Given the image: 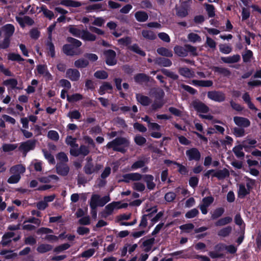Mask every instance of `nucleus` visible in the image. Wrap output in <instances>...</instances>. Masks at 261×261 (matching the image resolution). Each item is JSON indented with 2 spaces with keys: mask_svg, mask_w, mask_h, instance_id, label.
<instances>
[{
  "mask_svg": "<svg viewBox=\"0 0 261 261\" xmlns=\"http://www.w3.org/2000/svg\"><path fill=\"white\" fill-rule=\"evenodd\" d=\"M157 62L160 65L164 67H169L172 65L171 61L166 58H160Z\"/></svg>",
  "mask_w": 261,
  "mask_h": 261,
  "instance_id": "603ef678",
  "label": "nucleus"
},
{
  "mask_svg": "<svg viewBox=\"0 0 261 261\" xmlns=\"http://www.w3.org/2000/svg\"><path fill=\"white\" fill-rule=\"evenodd\" d=\"M16 20L21 27H24L26 25H32L34 21L29 16L16 17Z\"/></svg>",
  "mask_w": 261,
  "mask_h": 261,
  "instance_id": "dca6fc26",
  "label": "nucleus"
},
{
  "mask_svg": "<svg viewBox=\"0 0 261 261\" xmlns=\"http://www.w3.org/2000/svg\"><path fill=\"white\" fill-rule=\"evenodd\" d=\"M229 175L227 169L224 168L222 170L215 171V173L213 174V177H216L219 179H223Z\"/></svg>",
  "mask_w": 261,
  "mask_h": 261,
  "instance_id": "5701e85b",
  "label": "nucleus"
},
{
  "mask_svg": "<svg viewBox=\"0 0 261 261\" xmlns=\"http://www.w3.org/2000/svg\"><path fill=\"white\" fill-rule=\"evenodd\" d=\"M130 49L134 52L142 56H144L145 55V53L143 50H142L137 44H134L130 46Z\"/></svg>",
  "mask_w": 261,
  "mask_h": 261,
  "instance_id": "69168bd1",
  "label": "nucleus"
},
{
  "mask_svg": "<svg viewBox=\"0 0 261 261\" xmlns=\"http://www.w3.org/2000/svg\"><path fill=\"white\" fill-rule=\"evenodd\" d=\"M157 52L159 54L168 57L172 56L173 54L171 50L165 47H160L157 49Z\"/></svg>",
  "mask_w": 261,
  "mask_h": 261,
  "instance_id": "e433bc0d",
  "label": "nucleus"
},
{
  "mask_svg": "<svg viewBox=\"0 0 261 261\" xmlns=\"http://www.w3.org/2000/svg\"><path fill=\"white\" fill-rule=\"evenodd\" d=\"M69 32L74 36L81 38L83 30H81L74 25H70L68 27Z\"/></svg>",
  "mask_w": 261,
  "mask_h": 261,
  "instance_id": "cd10ccee",
  "label": "nucleus"
},
{
  "mask_svg": "<svg viewBox=\"0 0 261 261\" xmlns=\"http://www.w3.org/2000/svg\"><path fill=\"white\" fill-rule=\"evenodd\" d=\"M148 80V76L143 73L137 74L135 77V80L138 83H143L147 81Z\"/></svg>",
  "mask_w": 261,
  "mask_h": 261,
  "instance_id": "864d4df0",
  "label": "nucleus"
},
{
  "mask_svg": "<svg viewBox=\"0 0 261 261\" xmlns=\"http://www.w3.org/2000/svg\"><path fill=\"white\" fill-rule=\"evenodd\" d=\"M220 249L221 250H226L227 252L230 253H233L236 252L237 250L236 247L233 245L226 246L224 244L219 245Z\"/></svg>",
  "mask_w": 261,
  "mask_h": 261,
  "instance_id": "ea45409f",
  "label": "nucleus"
},
{
  "mask_svg": "<svg viewBox=\"0 0 261 261\" xmlns=\"http://www.w3.org/2000/svg\"><path fill=\"white\" fill-rule=\"evenodd\" d=\"M129 141L125 138H117L113 141L108 143L107 146L109 148H112L114 150L124 152V148L128 145Z\"/></svg>",
  "mask_w": 261,
  "mask_h": 261,
  "instance_id": "f03ea898",
  "label": "nucleus"
},
{
  "mask_svg": "<svg viewBox=\"0 0 261 261\" xmlns=\"http://www.w3.org/2000/svg\"><path fill=\"white\" fill-rule=\"evenodd\" d=\"M35 143L36 141L34 140H29L21 143L19 149L20 150L26 153L28 151L34 148Z\"/></svg>",
  "mask_w": 261,
  "mask_h": 261,
  "instance_id": "ddd939ff",
  "label": "nucleus"
},
{
  "mask_svg": "<svg viewBox=\"0 0 261 261\" xmlns=\"http://www.w3.org/2000/svg\"><path fill=\"white\" fill-rule=\"evenodd\" d=\"M192 83L195 86L202 87H210L213 85V82L211 81L193 80Z\"/></svg>",
  "mask_w": 261,
  "mask_h": 261,
  "instance_id": "7c9ffc66",
  "label": "nucleus"
},
{
  "mask_svg": "<svg viewBox=\"0 0 261 261\" xmlns=\"http://www.w3.org/2000/svg\"><path fill=\"white\" fill-rule=\"evenodd\" d=\"M94 76L97 79H106L108 77L107 73L103 70L97 71L94 73Z\"/></svg>",
  "mask_w": 261,
  "mask_h": 261,
  "instance_id": "13d9d810",
  "label": "nucleus"
},
{
  "mask_svg": "<svg viewBox=\"0 0 261 261\" xmlns=\"http://www.w3.org/2000/svg\"><path fill=\"white\" fill-rule=\"evenodd\" d=\"M25 171V168L22 165H17L12 167L10 172L11 176L8 179V182L11 184H16L19 182L22 174Z\"/></svg>",
  "mask_w": 261,
  "mask_h": 261,
  "instance_id": "f257e3e1",
  "label": "nucleus"
},
{
  "mask_svg": "<svg viewBox=\"0 0 261 261\" xmlns=\"http://www.w3.org/2000/svg\"><path fill=\"white\" fill-rule=\"evenodd\" d=\"M4 84L6 86H9L12 88H14L17 85V81L14 79H11L5 81Z\"/></svg>",
  "mask_w": 261,
  "mask_h": 261,
  "instance_id": "0e129e2a",
  "label": "nucleus"
},
{
  "mask_svg": "<svg viewBox=\"0 0 261 261\" xmlns=\"http://www.w3.org/2000/svg\"><path fill=\"white\" fill-rule=\"evenodd\" d=\"M76 139L72 138L71 136H67L65 142L67 144L70 145L71 147L75 146L78 147V145L76 143Z\"/></svg>",
  "mask_w": 261,
  "mask_h": 261,
  "instance_id": "5fc2aeb1",
  "label": "nucleus"
},
{
  "mask_svg": "<svg viewBox=\"0 0 261 261\" xmlns=\"http://www.w3.org/2000/svg\"><path fill=\"white\" fill-rule=\"evenodd\" d=\"M89 64L88 61L84 59H80L74 62V66L76 68H82L87 67Z\"/></svg>",
  "mask_w": 261,
  "mask_h": 261,
  "instance_id": "72a5a7b5",
  "label": "nucleus"
},
{
  "mask_svg": "<svg viewBox=\"0 0 261 261\" xmlns=\"http://www.w3.org/2000/svg\"><path fill=\"white\" fill-rule=\"evenodd\" d=\"M38 72L42 75L46 80L50 81L53 80V76L48 71L46 66L39 65L37 67Z\"/></svg>",
  "mask_w": 261,
  "mask_h": 261,
  "instance_id": "4468645a",
  "label": "nucleus"
},
{
  "mask_svg": "<svg viewBox=\"0 0 261 261\" xmlns=\"http://www.w3.org/2000/svg\"><path fill=\"white\" fill-rule=\"evenodd\" d=\"M56 170L58 174L62 176H66L69 172V168L66 165L58 163L56 166Z\"/></svg>",
  "mask_w": 261,
  "mask_h": 261,
  "instance_id": "6ab92c4d",
  "label": "nucleus"
},
{
  "mask_svg": "<svg viewBox=\"0 0 261 261\" xmlns=\"http://www.w3.org/2000/svg\"><path fill=\"white\" fill-rule=\"evenodd\" d=\"M242 98L243 100L247 104L249 108L252 110H254L255 111H257V109L255 107L254 104L251 101V98L250 97L248 93H245L243 96Z\"/></svg>",
  "mask_w": 261,
  "mask_h": 261,
  "instance_id": "393cba45",
  "label": "nucleus"
},
{
  "mask_svg": "<svg viewBox=\"0 0 261 261\" xmlns=\"http://www.w3.org/2000/svg\"><path fill=\"white\" fill-rule=\"evenodd\" d=\"M234 123L241 127H248L250 125V121L246 118L239 116L233 117Z\"/></svg>",
  "mask_w": 261,
  "mask_h": 261,
  "instance_id": "9d476101",
  "label": "nucleus"
},
{
  "mask_svg": "<svg viewBox=\"0 0 261 261\" xmlns=\"http://www.w3.org/2000/svg\"><path fill=\"white\" fill-rule=\"evenodd\" d=\"M135 17L137 20L139 22L146 21L148 18V14L144 11H137L135 14Z\"/></svg>",
  "mask_w": 261,
  "mask_h": 261,
  "instance_id": "a878e982",
  "label": "nucleus"
},
{
  "mask_svg": "<svg viewBox=\"0 0 261 261\" xmlns=\"http://www.w3.org/2000/svg\"><path fill=\"white\" fill-rule=\"evenodd\" d=\"M134 141L137 145L141 146L146 143V139L144 137L139 135L136 136L134 138Z\"/></svg>",
  "mask_w": 261,
  "mask_h": 261,
  "instance_id": "4d7b16f0",
  "label": "nucleus"
},
{
  "mask_svg": "<svg viewBox=\"0 0 261 261\" xmlns=\"http://www.w3.org/2000/svg\"><path fill=\"white\" fill-rule=\"evenodd\" d=\"M60 4L67 7L77 8L82 6V3L73 0H61Z\"/></svg>",
  "mask_w": 261,
  "mask_h": 261,
  "instance_id": "aec40b11",
  "label": "nucleus"
},
{
  "mask_svg": "<svg viewBox=\"0 0 261 261\" xmlns=\"http://www.w3.org/2000/svg\"><path fill=\"white\" fill-rule=\"evenodd\" d=\"M243 148L241 146H238L234 147L233 151L235 154V155L238 157L241 158L243 157L244 155V153L242 151Z\"/></svg>",
  "mask_w": 261,
  "mask_h": 261,
  "instance_id": "e2e57ef3",
  "label": "nucleus"
},
{
  "mask_svg": "<svg viewBox=\"0 0 261 261\" xmlns=\"http://www.w3.org/2000/svg\"><path fill=\"white\" fill-rule=\"evenodd\" d=\"M194 228V226L192 223H188L180 225L179 228L183 232L189 233L191 232Z\"/></svg>",
  "mask_w": 261,
  "mask_h": 261,
  "instance_id": "4c0bfd02",
  "label": "nucleus"
},
{
  "mask_svg": "<svg viewBox=\"0 0 261 261\" xmlns=\"http://www.w3.org/2000/svg\"><path fill=\"white\" fill-rule=\"evenodd\" d=\"M47 137L51 140L57 141L59 139V135L55 130H49L47 134Z\"/></svg>",
  "mask_w": 261,
  "mask_h": 261,
  "instance_id": "49530a36",
  "label": "nucleus"
},
{
  "mask_svg": "<svg viewBox=\"0 0 261 261\" xmlns=\"http://www.w3.org/2000/svg\"><path fill=\"white\" fill-rule=\"evenodd\" d=\"M85 9L87 12H92L93 11H97L99 10L102 9V5L100 4H93L87 6Z\"/></svg>",
  "mask_w": 261,
  "mask_h": 261,
  "instance_id": "c9c22d12",
  "label": "nucleus"
},
{
  "mask_svg": "<svg viewBox=\"0 0 261 261\" xmlns=\"http://www.w3.org/2000/svg\"><path fill=\"white\" fill-rule=\"evenodd\" d=\"M63 51L67 56H74L80 55L81 52L80 50L75 51L73 47L68 44H65L63 46Z\"/></svg>",
  "mask_w": 261,
  "mask_h": 261,
  "instance_id": "a211bd4d",
  "label": "nucleus"
},
{
  "mask_svg": "<svg viewBox=\"0 0 261 261\" xmlns=\"http://www.w3.org/2000/svg\"><path fill=\"white\" fill-rule=\"evenodd\" d=\"M142 35L145 38L150 40H153L156 37L155 35L153 32L148 30L142 31Z\"/></svg>",
  "mask_w": 261,
  "mask_h": 261,
  "instance_id": "a19ab883",
  "label": "nucleus"
},
{
  "mask_svg": "<svg viewBox=\"0 0 261 261\" xmlns=\"http://www.w3.org/2000/svg\"><path fill=\"white\" fill-rule=\"evenodd\" d=\"M219 49L222 53L225 54H228L231 51V48L229 46L225 44L220 45Z\"/></svg>",
  "mask_w": 261,
  "mask_h": 261,
  "instance_id": "774afa93",
  "label": "nucleus"
},
{
  "mask_svg": "<svg viewBox=\"0 0 261 261\" xmlns=\"http://www.w3.org/2000/svg\"><path fill=\"white\" fill-rule=\"evenodd\" d=\"M199 214V211L196 208H193L187 212L185 215V217L188 219H191L195 217Z\"/></svg>",
  "mask_w": 261,
  "mask_h": 261,
  "instance_id": "3c124183",
  "label": "nucleus"
},
{
  "mask_svg": "<svg viewBox=\"0 0 261 261\" xmlns=\"http://www.w3.org/2000/svg\"><path fill=\"white\" fill-rule=\"evenodd\" d=\"M106 63L108 65L112 66L116 63V53L111 49L107 50L104 52Z\"/></svg>",
  "mask_w": 261,
  "mask_h": 261,
  "instance_id": "6e6552de",
  "label": "nucleus"
},
{
  "mask_svg": "<svg viewBox=\"0 0 261 261\" xmlns=\"http://www.w3.org/2000/svg\"><path fill=\"white\" fill-rule=\"evenodd\" d=\"M133 188L137 191L142 192L145 190V186L144 184L137 181L133 184Z\"/></svg>",
  "mask_w": 261,
  "mask_h": 261,
  "instance_id": "8fccbe9b",
  "label": "nucleus"
},
{
  "mask_svg": "<svg viewBox=\"0 0 261 261\" xmlns=\"http://www.w3.org/2000/svg\"><path fill=\"white\" fill-rule=\"evenodd\" d=\"M128 206L126 203H122L120 201L113 202L108 204L105 208L103 216L106 217L112 214L115 210L126 208Z\"/></svg>",
  "mask_w": 261,
  "mask_h": 261,
  "instance_id": "39448f33",
  "label": "nucleus"
},
{
  "mask_svg": "<svg viewBox=\"0 0 261 261\" xmlns=\"http://www.w3.org/2000/svg\"><path fill=\"white\" fill-rule=\"evenodd\" d=\"M221 60L226 63H234L238 62L240 60V57L239 55H236L231 57H222Z\"/></svg>",
  "mask_w": 261,
  "mask_h": 261,
  "instance_id": "c85d7f7f",
  "label": "nucleus"
},
{
  "mask_svg": "<svg viewBox=\"0 0 261 261\" xmlns=\"http://www.w3.org/2000/svg\"><path fill=\"white\" fill-rule=\"evenodd\" d=\"M17 147L15 144H4L2 146V149L4 152H9L14 150Z\"/></svg>",
  "mask_w": 261,
  "mask_h": 261,
  "instance_id": "37998d69",
  "label": "nucleus"
},
{
  "mask_svg": "<svg viewBox=\"0 0 261 261\" xmlns=\"http://www.w3.org/2000/svg\"><path fill=\"white\" fill-rule=\"evenodd\" d=\"M67 100L70 102H73L80 100L82 99L83 96L82 95L75 93L71 96H67Z\"/></svg>",
  "mask_w": 261,
  "mask_h": 261,
  "instance_id": "09e8293b",
  "label": "nucleus"
},
{
  "mask_svg": "<svg viewBox=\"0 0 261 261\" xmlns=\"http://www.w3.org/2000/svg\"><path fill=\"white\" fill-rule=\"evenodd\" d=\"M136 99L138 102L144 106H148L151 101L149 97L141 94H136Z\"/></svg>",
  "mask_w": 261,
  "mask_h": 261,
  "instance_id": "412c9836",
  "label": "nucleus"
},
{
  "mask_svg": "<svg viewBox=\"0 0 261 261\" xmlns=\"http://www.w3.org/2000/svg\"><path fill=\"white\" fill-rule=\"evenodd\" d=\"M192 106L198 112L207 113L209 111V108L202 102L195 101L192 102Z\"/></svg>",
  "mask_w": 261,
  "mask_h": 261,
  "instance_id": "2eb2a0df",
  "label": "nucleus"
},
{
  "mask_svg": "<svg viewBox=\"0 0 261 261\" xmlns=\"http://www.w3.org/2000/svg\"><path fill=\"white\" fill-rule=\"evenodd\" d=\"M112 88V86L110 84L106 83L100 87L99 93L101 95H102L106 91L111 90Z\"/></svg>",
  "mask_w": 261,
  "mask_h": 261,
  "instance_id": "bf43d9fd",
  "label": "nucleus"
},
{
  "mask_svg": "<svg viewBox=\"0 0 261 261\" xmlns=\"http://www.w3.org/2000/svg\"><path fill=\"white\" fill-rule=\"evenodd\" d=\"M207 97L210 99L216 102H221L225 100V94L219 91H212L207 93Z\"/></svg>",
  "mask_w": 261,
  "mask_h": 261,
  "instance_id": "423d86ee",
  "label": "nucleus"
},
{
  "mask_svg": "<svg viewBox=\"0 0 261 261\" xmlns=\"http://www.w3.org/2000/svg\"><path fill=\"white\" fill-rule=\"evenodd\" d=\"M142 178V176L138 173H132L126 174L123 176V180L125 182H128L130 180L139 181Z\"/></svg>",
  "mask_w": 261,
  "mask_h": 261,
  "instance_id": "f3484780",
  "label": "nucleus"
},
{
  "mask_svg": "<svg viewBox=\"0 0 261 261\" xmlns=\"http://www.w3.org/2000/svg\"><path fill=\"white\" fill-rule=\"evenodd\" d=\"M186 154L189 161H199L201 158V154L196 148H192L186 151Z\"/></svg>",
  "mask_w": 261,
  "mask_h": 261,
  "instance_id": "1a4fd4ad",
  "label": "nucleus"
},
{
  "mask_svg": "<svg viewBox=\"0 0 261 261\" xmlns=\"http://www.w3.org/2000/svg\"><path fill=\"white\" fill-rule=\"evenodd\" d=\"M175 53L180 57H186L187 56V48L179 46H176L174 48Z\"/></svg>",
  "mask_w": 261,
  "mask_h": 261,
  "instance_id": "473e14b6",
  "label": "nucleus"
},
{
  "mask_svg": "<svg viewBox=\"0 0 261 261\" xmlns=\"http://www.w3.org/2000/svg\"><path fill=\"white\" fill-rule=\"evenodd\" d=\"M70 245L68 243H65L57 246L54 249V251L56 253H60L64 250L68 249L70 247Z\"/></svg>",
  "mask_w": 261,
  "mask_h": 261,
  "instance_id": "6e6d98bb",
  "label": "nucleus"
},
{
  "mask_svg": "<svg viewBox=\"0 0 261 261\" xmlns=\"http://www.w3.org/2000/svg\"><path fill=\"white\" fill-rule=\"evenodd\" d=\"M254 185V180L248 179L245 184H240L239 186L238 191V195L239 197L241 198H244L246 195H248L252 190Z\"/></svg>",
  "mask_w": 261,
  "mask_h": 261,
  "instance_id": "20e7f679",
  "label": "nucleus"
},
{
  "mask_svg": "<svg viewBox=\"0 0 261 261\" xmlns=\"http://www.w3.org/2000/svg\"><path fill=\"white\" fill-rule=\"evenodd\" d=\"M178 72L181 75L187 78L193 77L195 75L194 72L192 70L187 67L179 68Z\"/></svg>",
  "mask_w": 261,
  "mask_h": 261,
  "instance_id": "4be33fe9",
  "label": "nucleus"
},
{
  "mask_svg": "<svg viewBox=\"0 0 261 261\" xmlns=\"http://www.w3.org/2000/svg\"><path fill=\"white\" fill-rule=\"evenodd\" d=\"M232 231V227L231 226H227L221 229L218 232V235L221 237H226L229 235Z\"/></svg>",
  "mask_w": 261,
  "mask_h": 261,
  "instance_id": "c756f323",
  "label": "nucleus"
},
{
  "mask_svg": "<svg viewBox=\"0 0 261 261\" xmlns=\"http://www.w3.org/2000/svg\"><path fill=\"white\" fill-rule=\"evenodd\" d=\"M188 38L190 41L193 42L201 41L200 37L195 33H192L189 34L188 35Z\"/></svg>",
  "mask_w": 261,
  "mask_h": 261,
  "instance_id": "680f3d73",
  "label": "nucleus"
},
{
  "mask_svg": "<svg viewBox=\"0 0 261 261\" xmlns=\"http://www.w3.org/2000/svg\"><path fill=\"white\" fill-rule=\"evenodd\" d=\"M164 105V102L162 100H155L151 106L150 111H155L162 107Z\"/></svg>",
  "mask_w": 261,
  "mask_h": 261,
  "instance_id": "79ce46f5",
  "label": "nucleus"
},
{
  "mask_svg": "<svg viewBox=\"0 0 261 261\" xmlns=\"http://www.w3.org/2000/svg\"><path fill=\"white\" fill-rule=\"evenodd\" d=\"M43 152L44 155V157L46 160H48V162L50 164H55V161L53 155H52L48 151L45 150H43Z\"/></svg>",
  "mask_w": 261,
  "mask_h": 261,
  "instance_id": "052dcab7",
  "label": "nucleus"
},
{
  "mask_svg": "<svg viewBox=\"0 0 261 261\" xmlns=\"http://www.w3.org/2000/svg\"><path fill=\"white\" fill-rule=\"evenodd\" d=\"M233 133L237 137H242L245 135V130L243 127H234L233 129Z\"/></svg>",
  "mask_w": 261,
  "mask_h": 261,
  "instance_id": "a18cd8bd",
  "label": "nucleus"
},
{
  "mask_svg": "<svg viewBox=\"0 0 261 261\" xmlns=\"http://www.w3.org/2000/svg\"><path fill=\"white\" fill-rule=\"evenodd\" d=\"M110 201L109 196L101 198L97 194H93L90 199V206L91 208H96L97 206H102Z\"/></svg>",
  "mask_w": 261,
  "mask_h": 261,
  "instance_id": "7ed1b4c3",
  "label": "nucleus"
},
{
  "mask_svg": "<svg viewBox=\"0 0 261 261\" xmlns=\"http://www.w3.org/2000/svg\"><path fill=\"white\" fill-rule=\"evenodd\" d=\"M232 221V218L230 217H226L218 220L215 225L217 226H221L230 223Z\"/></svg>",
  "mask_w": 261,
  "mask_h": 261,
  "instance_id": "f704fd0d",
  "label": "nucleus"
},
{
  "mask_svg": "<svg viewBox=\"0 0 261 261\" xmlns=\"http://www.w3.org/2000/svg\"><path fill=\"white\" fill-rule=\"evenodd\" d=\"M14 236V233L13 232H8L5 234L2 239V244L3 246H6L10 241L11 238H12Z\"/></svg>",
  "mask_w": 261,
  "mask_h": 261,
  "instance_id": "58836bf2",
  "label": "nucleus"
},
{
  "mask_svg": "<svg viewBox=\"0 0 261 261\" xmlns=\"http://www.w3.org/2000/svg\"><path fill=\"white\" fill-rule=\"evenodd\" d=\"M224 210L223 208H219L216 209L212 215V218L215 219L220 217L224 213Z\"/></svg>",
  "mask_w": 261,
  "mask_h": 261,
  "instance_id": "338daca9",
  "label": "nucleus"
},
{
  "mask_svg": "<svg viewBox=\"0 0 261 261\" xmlns=\"http://www.w3.org/2000/svg\"><path fill=\"white\" fill-rule=\"evenodd\" d=\"M81 38H82L84 40L93 41L95 40L96 37L94 35L91 34L89 32L85 30H83Z\"/></svg>",
  "mask_w": 261,
  "mask_h": 261,
  "instance_id": "bb28decb",
  "label": "nucleus"
},
{
  "mask_svg": "<svg viewBox=\"0 0 261 261\" xmlns=\"http://www.w3.org/2000/svg\"><path fill=\"white\" fill-rule=\"evenodd\" d=\"M143 179L147 184V187L149 190H153L155 184L153 182V176L151 175H145L143 176Z\"/></svg>",
  "mask_w": 261,
  "mask_h": 261,
  "instance_id": "b1692460",
  "label": "nucleus"
},
{
  "mask_svg": "<svg viewBox=\"0 0 261 261\" xmlns=\"http://www.w3.org/2000/svg\"><path fill=\"white\" fill-rule=\"evenodd\" d=\"M41 11H42L45 17L49 19H51L54 17V13L48 10L45 6H42L41 8Z\"/></svg>",
  "mask_w": 261,
  "mask_h": 261,
  "instance_id": "c03bdc74",
  "label": "nucleus"
},
{
  "mask_svg": "<svg viewBox=\"0 0 261 261\" xmlns=\"http://www.w3.org/2000/svg\"><path fill=\"white\" fill-rule=\"evenodd\" d=\"M8 58L12 61H17L18 62L24 61V59L18 54L10 53L8 54Z\"/></svg>",
  "mask_w": 261,
  "mask_h": 261,
  "instance_id": "de8ad7c7",
  "label": "nucleus"
},
{
  "mask_svg": "<svg viewBox=\"0 0 261 261\" xmlns=\"http://www.w3.org/2000/svg\"><path fill=\"white\" fill-rule=\"evenodd\" d=\"M214 200L212 196L206 197L202 199L201 203L199 205V208L202 214L207 213V208L213 202Z\"/></svg>",
  "mask_w": 261,
  "mask_h": 261,
  "instance_id": "0eeeda50",
  "label": "nucleus"
},
{
  "mask_svg": "<svg viewBox=\"0 0 261 261\" xmlns=\"http://www.w3.org/2000/svg\"><path fill=\"white\" fill-rule=\"evenodd\" d=\"M52 249L53 246L50 245L41 244L38 246L37 250L39 253H43L51 250Z\"/></svg>",
  "mask_w": 261,
  "mask_h": 261,
  "instance_id": "2f4dec72",
  "label": "nucleus"
},
{
  "mask_svg": "<svg viewBox=\"0 0 261 261\" xmlns=\"http://www.w3.org/2000/svg\"><path fill=\"white\" fill-rule=\"evenodd\" d=\"M15 31L14 27L11 24H7L3 26L0 30V38L2 36V33H3L5 37L9 38L14 33Z\"/></svg>",
  "mask_w": 261,
  "mask_h": 261,
  "instance_id": "9b49d317",
  "label": "nucleus"
},
{
  "mask_svg": "<svg viewBox=\"0 0 261 261\" xmlns=\"http://www.w3.org/2000/svg\"><path fill=\"white\" fill-rule=\"evenodd\" d=\"M66 77L72 81H76L80 79V73L76 69L69 68L66 70Z\"/></svg>",
  "mask_w": 261,
  "mask_h": 261,
  "instance_id": "f8f14e48",
  "label": "nucleus"
}]
</instances>
